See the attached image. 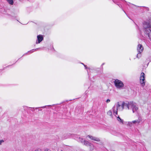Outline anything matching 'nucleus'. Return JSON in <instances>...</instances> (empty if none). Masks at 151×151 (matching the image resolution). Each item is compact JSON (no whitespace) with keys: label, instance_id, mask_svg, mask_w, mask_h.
<instances>
[{"label":"nucleus","instance_id":"f3484780","mask_svg":"<svg viewBox=\"0 0 151 151\" xmlns=\"http://www.w3.org/2000/svg\"><path fill=\"white\" fill-rule=\"evenodd\" d=\"M110 99H107L106 102L107 103H109L110 102Z\"/></svg>","mask_w":151,"mask_h":151},{"label":"nucleus","instance_id":"423d86ee","mask_svg":"<svg viewBox=\"0 0 151 151\" xmlns=\"http://www.w3.org/2000/svg\"><path fill=\"white\" fill-rule=\"evenodd\" d=\"M145 74L143 72H142L140 74V82L142 86L143 87L145 85Z\"/></svg>","mask_w":151,"mask_h":151},{"label":"nucleus","instance_id":"5701e85b","mask_svg":"<svg viewBox=\"0 0 151 151\" xmlns=\"http://www.w3.org/2000/svg\"><path fill=\"white\" fill-rule=\"evenodd\" d=\"M45 151H47H47H46V150H45Z\"/></svg>","mask_w":151,"mask_h":151},{"label":"nucleus","instance_id":"f257e3e1","mask_svg":"<svg viewBox=\"0 0 151 151\" xmlns=\"http://www.w3.org/2000/svg\"><path fill=\"white\" fill-rule=\"evenodd\" d=\"M125 103L123 102L122 104H120V102H118L116 103L112 108L114 114L115 115L117 114L118 111H122L124 109H125Z\"/></svg>","mask_w":151,"mask_h":151},{"label":"nucleus","instance_id":"6e6552de","mask_svg":"<svg viewBox=\"0 0 151 151\" xmlns=\"http://www.w3.org/2000/svg\"><path fill=\"white\" fill-rule=\"evenodd\" d=\"M37 40L36 42L37 44L40 43L43 40L42 36L40 35H37Z\"/></svg>","mask_w":151,"mask_h":151},{"label":"nucleus","instance_id":"0eeeda50","mask_svg":"<svg viewBox=\"0 0 151 151\" xmlns=\"http://www.w3.org/2000/svg\"><path fill=\"white\" fill-rule=\"evenodd\" d=\"M87 137H88L90 139L99 142L100 141V139L98 137L92 136L91 135H88Z\"/></svg>","mask_w":151,"mask_h":151},{"label":"nucleus","instance_id":"f03ea898","mask_svg":"<svg viewBox=\"0 0 151 151\" xmlns=\"http://www.w3.org/2000/svg\"><path fill=\"white\" fill-rule=\"evenodd\" d=\"M124 105L126 110H131L133 113L137 112L139 109L138 106L136 104L132 101L125 103Z\"/></svg>","mask_w":151,"mask_h":151},{"label":"nucleus","instance_id":"aec40b11","mask_svg":"<svg viewBox=\"0 0 151 151\" xmlns=\"http://www.w3.org/2000/svg\"><path fill=\"white\" fill-rule=\"evenodd\" d=\"M84 65V66L85 67V68L86 69L87 68V67H86V66L85 65H84Z\"/></svg>","mask_w":151,"mask_h":151},{"label":"nucleus","instance_id":"4468645a","mask_svg":"<svg viewBox=\"0 0 151 151\" xmlns=\"http://www.w3.org/2000/svg\"><path fill=\"white\" fill-rule=\"evenodd\" d=\"M90 150L92 151L94 149V146L92 144H91L90 146Z\"/></svg>","mask_w":151,"mask_h":151},{"label":"nucleus","instance_id":"f8f14e48","mask_svg":"<svg viewBox=\"0 0 151 151\" xmlns=\"http://www.w3.org/2000/svg\"><path fill=\"white\" fill-rule=\"evenodd\" d=\"M83 143L84 145H85L87 146H90L91 144V143L87 141H85Z\"/></svg>","mask_w":151,"mask_h":151},{"label":"nucleus","instance_id":"4be33fe9","mask_svg":"<svg viewBox=\"0 0 151 151\" xmlns=\"http://www.w3.org/2000/svg\"><path fill=\"white\" fill-rule=\"evenodd\" d=\"M104 65V63H103V64H102V65Z\"/></svg>","mask_w":151,"mask_h":151},{"label":"nucleus","instance_id":"6ab92c4d","mask_svg":"<svg viewBox=\"0 0 151 151\" xmlns=\"http://www.w3.org/2000/svg\"><path fill=\"white\" fill-rule=\"evenodd\" d=\"M36 50L37 49H35V50L33 49L32 50L30 51V52H31V53H32V52H34V51Z\"/></svg>","mask_w":151,"mask_h":151},{"label":"nucleus","instance_id":"dca6fc26","mask_svg":"<svg viewBox=\"0 0 151 151\" xmlns=\"http://www.w3.org/2000/svg\"><path fill=\"white\" fill-rule=\"evenodd\" d=\"M107 114L111 116L112 115V112L111 110L107 112Z\"/></svg>","mask_w":151,"mask_h":151},{"label":"nucleus","instance_id":"2eb2a0df","mask_svg":"<svg viewBox=\"0 0 151 151\" xmlns=\"http://www.w3.org/2000/svg\"><path fill=\"white\" fill-rule=\"evenodd\" d=\"M79 141L82 143H83L85 140L82 138H79Z\"/></svg>","mask_w":151,"mask_h":151},{"label":"nucleus","instance_id":"1a4fd4ad","mask_svg":"<svg viewBox=\"0 0 151 151\" xmlns=\"http://www.w3.org/2000/svg\"><path fill=\"white\" fill-rule=\"evenodd\" d=\"M141 120L140 119H136L132 121V122L133 124H139L141 122Z\"/></svg>","mask_w":151,"mask_h":151},{"label":"nucleus","instance_id":"9b49d317","mask_svg":"<svg viewBox=\"0 0 151 151\" xmlns=\"http://www.w3.org/2000/svg\"><path fill=\"white\" fill-rule=\"evenodd\" d=\"M126 123L127 126L129 127H132L133 124L132 121L126 122Z\"/></svg>","mask_w":151,"mask_h":151},{"label":"nucleus","instance_id":"20e7f679","mask_svg":"<svg viewBox=\"0 0 151 151\" xmlns=\"http://www.w3.org/2000/svg\"><path fill=\"white\" fill-rule=\"evenodd\" d=\"M114 84L116 87L118 89L121 90L123 88L124 85L123 82L118 79H116L114 81Z\"/></svg>","mask_w":151,"mask_h":151},{"label":"nucleus","instance_id":"7ed1b4c3","mask_svg":"<svg viewBox=\"0 0 151 151\" xmlns=\"http://www.w3.org/2000/svg\"><path fill=\"white\" fill-rule=\"evenodd\" d=\"M143 27L145 29V33L151 40V28L150 24L149 22H145L144 23Z\"/></svg>","mask_w":151,"mask_h":151},{"label":"nucleus","instance_id":"9d476101","mask_svg":"<svg viewBox=\"0 0 151 151\" xmlns=\"http://www.w3.org/2000/svg\"><path fill=\"white\" fill-rule=\"evenodd\" d=\"M117 119L120 123L124 124V121L123 120L121 119L119 116H118L117 117Z\"/></svg>","mask_w":151,"mask_h":151},{"label":"nucleus","instance_id":"ddd939ff","mask_svg":"<svg viewBox=\"0 0 151 151\" xmlns=\"http://www.w3.org/2000/svg\"><path fill=\"white\" fill-rule=\"evenodd\" d=\"M7 1L10 5H13L14 1L13 0H6Z\"/></svg>","mask_w":151,"mask_h":151},{"label":"nucleus","instance_id":"39448f33","mask_svg":"<svg viewBox=\"0 0 151 151\" xmlns=\"http://www.w3.org/2000/svg\"><path fill=\"white\" fill-rule=\"evenodd\" d=\"M137 50L138 52L137 58L139 59L141 57L142 53L144 50V47L142 45L139 44L137 46Z\"/></svg>","mask_w":151,"mask_h":151},{"label":"nucleus","instance_id":"412c9836","mask_svg":"<svg viewBox=\"0 0 151 151\" xmlns=\"http://www.w3.org/2000/svg\"><path fill=\"white\" fill-rule=\"evenodd\" d=\"M34 151H39L38 150H35Z\"/></svg>","mask_w":151,"mask_h":151},{"label":"nucleus","instance_id":"a211bd4d","mask_svg":"<svg viewBox=\"0 0 151 151\" xmlns=\"http://www.w3.org/2000/svg\"><path fill=\"white\" fill-rule=\"evenodd\" d=\"M4 142V141L3 140H0V145L1 144V143Z\"/></svg>","mask_w":151,"mask_h":151}]
</instances>
